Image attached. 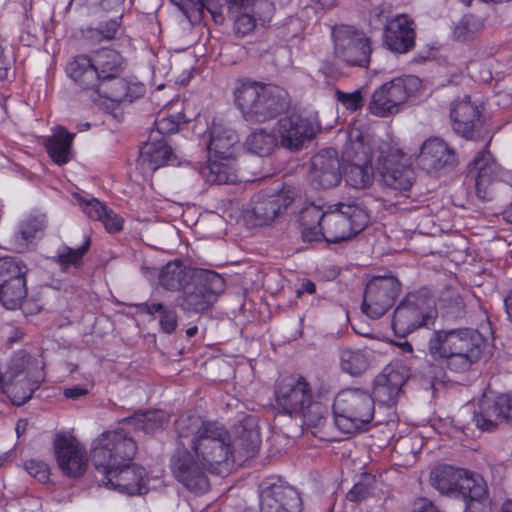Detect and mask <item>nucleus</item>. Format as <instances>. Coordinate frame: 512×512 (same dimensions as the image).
I'll list each match as a JSON object with an SVG mask.
<instances>
[{"label": "nucleus", "instance_id": "nucleus-1", "mask_svg": "<svg viewBox=\"0 0 512 512\" xmlns=\"http://www.w3.org/2000/svg\"><path fill=\"white\" fill-rule=\"evenodd\" d=\"M167 421L168 416L162 410L136 413L125 419L118 429L104 432L93 441L91 458L97 471L103 474L102 484L106 488L127 495H142L153 487L152 480L158 479L162 472L149 477L143 467L130 464L137 447L126 430L150 433Z\"/></svg>", "mask_w": 512, "mask_h": 512}, {"label": "nucleus", "instance_id": "nucleus-2", "mask_svg": "<svg viewBox=\"0 0 512 512\" xmlns=\"http://www.w3.org/2000/svg\"><path fill=\"white\" fill-rule=\"evenodd\" d=\"M178 437L191 438V450L178 448L171 459L175 478L194 493H204L209 484L205 471L223 473L234 463L235 445L225 427L218 422H204L200 417L188 416L176 423Z\"/></svg>", "mask_w": 512, "mask_h": 512}, {"label": "nucleus", "instance_id": "nucleus-3", "mask_svg": "<svg viewBox=\"0 0 512 512\" xmlns=\"http://www.w3.org/2000/svg\"><path fill=\"white\" fill-rule=\"evenodd\" d=\"M299 221L304 241L325 239L338 243L362 231L368 223V215L354 202H340L327 207L310 203L300 210Z\"/></svg>", "mask_w": 512, "mask_h": 512}, {"label": "nucleus", "instance_id": "nucleus-4", "mask_svg": "<svg viewBox=\"0 0 512 512\" xmlns=\"http://www.w3.org/2000/svg\"><path fill=\"white\" fill-rule=\"evenodd\" d=\"M486 345V339L478 330L441 329L431 334L427 353L441 367L464 372L482 357Z\"/></svg>", "mask_w": 512, "mask_h": 512}, {"label": "nucleus", "instance_id": "nucleus-5", "mask_svg": "<svg viewBox=\"0 0 512 512\" xmlns=\"http://www.w3.org/2000/svg\"><path fill=\"white\" fill-rule=\"evenodd\" d=\"M430 482L441 494L461 496L466 503V512L492 510L487 484L479 474L450 465H440L431 471Z\"/></svg>", "mask_w": 512, "mask_h": 512}, {"label": "nucleus", "instance_id": "nucleus-6", "mask_svg": "<svg viewBox=\"0 0 512 512\" xmlns=\"http://www.w3.org/2000/svg\"><path fill=\"white\" fill-rule=\"evenodd\" d=\"M207 139L208 161L201 175L211 184H232L237 181L234 158L237 134L221 121L214 120L204 135Z\"/></svg>", "mask_w": 512, "mask_h": 512}, {"label": "nucleus", "instance_id": "nucleus-7", "mask_svg": "<svg viewBox=\"0 0 512 512\" xmlns=\"http://www.w3.org/2000/svg\"><path fill=\"white\" fill-rule=\"evenodd\" d=\"M378 149V140L375 139L369 127L355 122L348 132V139L343 149L344 179L355 189L369 187L374 179L371 165L372 157Z\"/></svg>", "mask_w": 512, "mask_h": 512}, {"label": "nucleus", "instance_id": "nucleus-8", "mask_svg": "<svg viewBox=\"0 0 512 512\" xmlns=\"http://www.w3.org/2000/svg\"><path fill=\"white\" fill-rule=\"evenodd\" d=\"M278 410L291 417H299L308 426H318L329 413V404L313 398L308 382L292 375L280 381L275 391Z\"/></svg>", "mask_w": 512, "mask_h": 512}, {"label": "nucleus", "instance_id": "nucleus-9", "mask_svg": "<svg viewBox=\"0 0 512 512\" xmlns=\"http://www.w3.org/2000/svg\"><path fill=\"white\" fill-rule=\"evenodd\" d=\"M234 97L243 117L250 122L269 120L287 106L284 90L256 82L241 83Z\"/></svg>", "mask_w": 512, "mask_h": 512}, {"label": "nucleus", "instance_id": "nucleus-10", "mask_svg": "<svg viewBox=\"0 0 512 512\" xmlns=\"http://www.w3.org/2000/svg\"><path fill=\"white\" fill-rule=\"evenodd\" d=\"M215 23H222L225 12L235 15V30L246 35L259 25L267 24L272 17L273 5L268 0H202Z\"/></svg>", "mask_w": 512, "mask_h": 512}, {"label": "nucleus", "instance_id": "nucleus-11", "mask_svg": "<svg viewBox=\"0 0 512 512\" xmlns=\"http://www.w3.org/2000/svg\"><path fill=\"white\" fill-rule=\"evenodd\" d=\"M42 361L32 359L25 351H19L9 361L0 384L2 393L15 405L24 404L43 380L39 369Z\"/></svg>", "mask_w": 512, "mask_h": 512}, {"label": "nucleus", "instance_id": "nucleus-12", "mask_svg": "<svg viewBox=\"0 0 512 512\" xmlns=\"http://www.w3.org/2000/svg\"><path fill=\"white\" fill-rule=\"evenodd\" d=\"M374 399L365 390H341L333 402L335 424L345 433L364 429L374 417Z\"/></svg>", "mask_w": 512, "mask_h": 512}, {"label": "nucleus", "instance_id": "nucleus-13", "mask_svg": "<svg viewBox=\"0 0 512 512\" xmlns=\"http://www.w3.org/2000/svg\"><path fill=\"white\" fill-rule=\"evenodd\" d=\"M437 318L436 301L424 292L409 294L393 315L392 328L404 337L419 327H430Z\"/></svg>", "mask_w": 512, "mask_h": 512}, {"label": "nucleus", "instance_id": "nucleus-14", "mask_svg": "<svg viewBox=\"0 0 512 512\" xmlns=\"http://www.w3.org/2000/svg\"><path fill=\"white\" fill-rule=\"evenodd\" d=\"M421 86L422 82L416 76L395 78L374 91L368 109L379 117L396 114L417 95Z\"/></svg>", "mask_w": 512, "mask_h": 512}, {"label": "nucleus", "instance_id": "nucleus-15", "mask_svg": "<svg viewBox=\"0 0 512 512\" xmlns=\"http://www.w3.org/2000/svg\"><path fill=\"white\" fill-rule=\"evenodd\" d=\"M378 150L377 170L381 181L394 190L408 191L415 180L410 159L397 146L378 143Z\"/></svg>", "mask_w": 512, "mask_h": 512}, {"label": "nucleus", "instance_id": "nucleus-16", "mask_svg": "<svg viewBox=\"0 0 512 512\" xmlns=\"http://www.w3.org/2000/svg\"><path fill=\"white\" fill-rule=\"evenodd\" d=\"M94 67L99 74V86L101 94L114 101L121 102L131 98L128 89L122 79H118L123 69L121 55L112 49H101L92 55Z\"/></svg>", "mask_w": 512, "mask_h": 512}, {"label": "nucleus", "instance_id": "nucleus-17", "mask_svg": "<svg viewBox=\"0 0 512 512\" xmlns=\"http://www.w3.org/2000/svg\"><path fill=\"white\" fill-rule=\"evenodd\" d=\"M321 129L317 112L293 113L280 118L276 132L283 147L297 151Z\"/></svg>", "mask_w": 512, "mask_h": 512}, {"label": "nucleus", "instance_id": "nucleus-18", "mask_svg": "<svg viewBox=\"0 0 512 512\" xmlns=\"http://www.w3.org/2000/svg\"><path fill=\"white\" fill-rule=\"evenodd\" d=\"M399 290L400 284L395 277H373L365 288L362 312L372 319L380 318L393 305Z\"/></svg>", "mask_w": 512, "mask_h": 512}, {"label": "nucleus", "instance_id": "nucleus-19", "mask_svg": "<svg viewBox=\"0 0 512 512\" xmlns=\"http://www.w3.org/2000/svg\"><path fill=\"white\" fill-rule=\"evenodd\" d=\"M335 55L351 65H366L370 56L369 39L364 33L348 25L333 29Z\"/></svg>", "mask_w": 512, "mask_h": 512}, {"label": "nucleus", "instance_id": "nucleus-20", "mask_svg": "<svg viewBox=\"0 0 512 512\" xmlns=\"http://www.w3.org/2000/svg\"><path fill=\"white\" fill-rule=\"evenodd\" d=\"M414 156L417 168L430 175H439L453 167L456 162L452 148L437 136L426 138Z\"/></svg>", "mask_w": 512, "mask_h": 512}, {"label": "nucleus", "instance_id": "nucleus-21", "mask_svg": "<svg viewBox=\"0 0 512 512\" xmlns=\"http://www.w3.org/2000/svg\"><path fill=\"white\" fill-rule=\"evenodd\" d=\"M54 454L57 465L68 477L83 475L88 465L85 447L71 434L59 433L54 439Z\"/></svg>", "mask_w": 512, "mask_h": 512}, {"label": "nucleus", "instance_id": "nucleus-22", "mask_svg": "<svg viewBox=\"0 0 512 512\" xmlns=\"http://www.w3.org/2000/svg\"><path fill=\"white\" fill-rule=\"evenodd\" d=\"M260 507L261 512H300L301 499L293 487L270 478L261 485Z\"/></svg>", "mask_w": 512, "mask_h": 512}, {"label": "nucleus", "instance_id": "nucleus-23", "mask_svg": "<svg viewBox=\"0 0 512 512\" xmlns=\"http://www.w3.org/2000/svg\"><path fill=\"white\" fill-rule=\"evenodd\" d=\"M500 420L512 421V395H484L472 418L475 426L481 431H492Z\"/></svg>", "mask_w": 512, "mask_h": 512}, {"label": "nucleus", "instance_id": "nucleus-24", "mask_svg": "<svg viewBox=\"0 0 512 512\" xmlns=\"http://www.w3.org/2000/svg\"><path fill=\"white\" fill-rule=\"evenodd\" d=\"M295 197L296 191L290 186H284L281 191L273 194L259 193L253 197L247 213L257 224H267L287 209Z\"/></svg>", "mask_w": 512, "mask_h": 512}, {"label": "nucleus", "instance_id": "nucleus-25", "mask_svg": "<svg viewBox=\"0 0 512 512\" xmlns=\"http://www.w3.org/2000/svg\"><path fill=\"white\" fill-rule=\"evenodd\" d=\"M469 176L475 181L477 196L489 200L492 186L502 178L503 172L488 150L479 152L469 165Z\"/></svg>", "mask_w": 512, "mask_h": 512}, {"label": "nucleus", "instance_id": "nucleus-26", "mask_svg": "<svg viewBox=\"0 0 512 512\" xmlns=\"http://www.w3.org/2000/svg\"><path fill=\"white\" fill-rule=\"evenodd\" d=\"M207 284H191L190 281L183 289V299L180 305L186 310L203 311L215 300L216 294L223 289V279L212 271L203 273Z\"/></svg>", "mask_w": 512, "mask_h": 512}, {"label": "nucleus", "instance_id": "nucleus-27", "mask_svg": "<svg viewBox=\"0 0 512 512\" xmlns=\"http://www.w3.org/2000/svg\"><path fill=\"white\" fill-rule=\"evenodd\" d=\"M453 130L464 138L472 139L476 136L481 126V107L477 101L470 97L453 103L451 109Z\"/></svg>", "mask_w": 512, "mask_h": 512}, {"label": "nucleus", "instance_id": "nucleus-28", "mask_svg": "<svg viewBox=\"0 0 512 512\" xmlns=\"http://www.w3.org/2000/svg\"><path fill=\"white\" fill-rule=\"evenodd\" d=\"M310 177L315 185L325 189L340 183V162L334 149L322 150L312 158Z\"/></svg>", "mask_w": 512, "mask_h": 512}, {"label": "nucleus", "instance_id": "nucleus-29", "mask_svg": "<svg viewBox=\"0 0 512 512\" xmlns=\"http://www.w3.org/2000/svg\"><path fill=\"white\" fill-rule=\"evenodd\" d=\"M408 377L407 370L402 366L388 365L379 374L373 386L374 402L389 405L401 391Z\"/></svg>", "mask_w": 512, "mask_h": 512}, {"label": "nucleus", "instance_id": "nucleus-30", "mask_svg": "<svg viewBox=\"0 0 512 512\" xmlns=\"http://www.w3.org/2000/svg\"><path fill=\"white\" fill-rule=\"evenodd\" d=\"M46 227V217L41 213L25 215L19 221L10 240L11 249L24 252L40 239Z\"/></svg>", "mask_w": 512, "mask_h": 512}, {"label": "nucleus", "instance_id": "nucleus-31", "mask_svg": "<svg viewBox=\"0 0 512 512\" xmlns=\"http://www.w3.org/2000/svg\"><path fill=\"white\" fill-rule=\"evenodd\" d=\"M139 162L152 171L164 165H176L178 163L165 139L163 137L158 139L155 132H152L149 141L142 146Z\"/></svg>", "mask_w": 512, "mask_h": 512}, {"label": "nucleus", "instance_id": "nucleus-32", "mask_svg": "<svg viewBox=\"0 0 512 512\" xmlns=\"http://www.w3.org/2000/svg\"><path fill=\"white\" fill-rule=\"evenodd\" d=\"M414 30L409 18L398 15L388 21L384 38L387 47L394 52H407L414 44Z\"/></svg>", "mask_w": 512, "mask_h": 512}, {"label": "nucleus", "instance_id": "nucleus-33", "mask_svg": "<svg viewBox=\"0 0 512 512\" xmlns=\"http://www.w3.org/2000/svg\"><path fill=\"white\" fill-rule=\"evenodd\" d=\"M91 57L77 56L67 65L66 71L68 76L79 86L85 89H95L101 94L99 86V74Z\"/></svg>", "mask_w": 512, "mask_h": 512}, {"label": "nucleus", "instance_id": "nucleus-34", "mask_svg": "<svg viewBox=\"0 0 512 512\" xmlns=\"http://www.w3.org/2000/svg\"><path fill=\"white\" fill-rule=\"evenodd\" d=\"M74 136V133L65 128L56 127L52 130V135L45 139L47 153L55 164L64 165L71 160Z\"/></svg>", "mask_w": 512, "mask_h": 512}, {"label": "nucleus", "instance_id": "nucleus-35", "mask_svg": "<svg viewBox=\"0 0 512 512\" xmlns=\"http://www.w3.org/2000/svg\"><path fill=\"white\" fill-rule=\"evenodd\" d=\"M196 277H199L196 272L179 260L168 262L158 272L160 285L168 290L181 289Z\"/></svg>", "mask_w": 512, "mask_h": 512}, {"label": "nucleus", "instance_id": "nucleus-36", "mask_svg": "<svg viewBox=\"0 0 512 512\" xmlns=\"http://www.w3.org/2000/svg\"><path fill=\"white\" fill-rule=\"evenodd\" d=\"M484 29V20L475 15H464L451 29L452 38L459 42L472 40Z\"/></svg>", "mask_w": 512, "mask_h": 512}, {"label": "nucleus", "instance_id": "nucleus-37", "mask_svg": "<svg viewBox=\"0 0 512 512\" xmlns=\"http://www.w3.org/2000/svg\"><path fill=\"white\" fill-rule=\"evenodd\" d=\"M174 108V113L169 114L168 111L162 110L156 121V133L160 135L171 134L176 132L180 125L184 122V115L182 114V103L178 99H173L170 102V109Z\"/></svg>", "mask_w": 512, "mask_h": 512}, {"label": "nucleus", "instance_id": "nucleus-38", "mask_svg": "<svg viewBox=\"0 0 512 512\" xmlns=\"http://www.w3.org/2000/svg\"><path fill=\"white\" fill-rule=\"evenodd\" d=\"M277 145V138L274 134L265 129H257L253 131L246 139V149L258 156H267Z\"/></svg>", "mask_w": 512, "mask_h": 512}, {"label": "nucleus", "instance_id": "nucleus-39", "mask_svg": "<svg viewBox=\"0 0 512 512\" xmlns=\"http://www.w3.org/2000/svg\"><path fill=\"white\" fill-rule=\"evenodd\" d=\"M370 361L366 351L360 349H343L340 353L341 369L352 375H360L367 370Z\"/></svg>", "mask_w": 512, "mask_h": 512}, {"label": "nucleus", "instance_id": "nucleus-40", "mask_svg": "<svg viewBox=\"0 0 512 512\" xmlns=\"http://www.w3.org/2000/svg\"><path fill=\"white\" fill-rule=\"evenodd\" d=\"M27 297L26 281L12 284H0V303L8 310H16L23 306Z\"/></svg>", "mask_w": 512, "mask_h": 512}, {"label": "nucleus", "instance_id": "nucleus-41", "mask_svg": "<svg viewBox=\"0 0 512 512\" xmlns=\"http://www.w3.org/2000/svg\"><path fill=\"white\" fill-rule=\"evenodd\" d=\"M27 266L15 257L0 258V284L26 281Z\"/></svg>", "mask_w": 512, "mask_h": 512}, {"label": "nucleus", "instance_id": "nucleus-42", "mask_svg": "<svg viewBox=\"0 0 512 512\" xmlns=\"http://www.w3.org/2000/svg\"><path fill=\"white\" fill-rule=\"evenodd\" d=\"M74 204L78 205L83 213L90 219L101 220L107 207L96 198H85L78 193L72 195Z\"/></svg>", "mask_w": 512, "mask_h": 512}, {"label": "nucleus", "instance_id": "nucleus-43", "mask_svg": "<svg viewBox=\"0 0 512 512\" xmlns=\"http://www.w3.org/2000/svg\"><path fill=\"white\" fill-rule=\"evenodd\" d=\"M149 314L160 313V326L161 329L166 333H171L177 326V316L174 310L166 309L160 303H152L145 305Z\"/></svg>", "mask_w": 512, "mask_h": 512}, {"label": "nucleus", "instance_id": "nucleus-44", "mask_svg": "<svg viewBox=\"0 0 512 512\" xmlns=\"http://www.w3.org/2000/svg\"><path fill=\"white\" fill-rule=\"evenodd\" d=\"M89 244L90 242L87 239L85 243L77 249H72L69 247L63 248L58 255L60 264L65 268L71 265L78 266L79 263L81 262L82 257L88 250Z\"/></svg>", "mask_w": 512, "mask_h": 512}, {"label": "nucleus", "instance_id": "nucleus-45", "mask_svg": "<svg viewBox=\"0 0 512 512\" xmlns=\"http://www.w3.org/2000/svg\"><path fill=\"white\" fill-rule=\"evenodd\" d=\"M335 95L337 101L343 106L345 110L357 111L363 106V95L360 90H356L350 93L337 90Z\"/></svg>", "mask_w": 512, "mask_h": 512}, {"label": "nucleus", "instance_id": "nucleus-46", "mask_svg": "<svg viewBox=\"0 0 512 512\" xmlns=\"http://www.w3.org/2000/svg\"><path fill=\"white\" fill-rule=\"evenodd\" d=\"M27 473L42 483H46L50 478V468L48 464L38 459L27 460L24 464Z\"/></svg>", "mask_w": 512, "mask_h": 512}, {"label": "nucleus", "instance_id": "nucleus-47", "mask_svg": "<svg viewBox=\"0 0 512 512\" xmlns=\"http://www.w3.org/2000/svg\"><path fill=\"white\" fill-rule=\"evenodd\" d=\"M109 233H115L123 228V219L118 214L108 209L100 220Z\"/></svg>", "mask_w": 512, "mask_h": 512}, {"label": "nucleus", "instance_id": "nucleus-48", "mask_svg": "<svg viewBox=\"0 0 512 512\" xmlns=\"http://www.w3.org/2000/svg\"><path fill=\"white\" fill-rule=\"evenodd\" d=\"M305 28L304 22L299 17H291L285 24L283 36L290 39L300 35Z\"/></svg>", "mask_w": 512, "mask_h": 512}, {"label": "nucleus", "instance_id": "nucleus-49", "mask_svg": "<svg viewBox=\"0 0 512 512\" xmlns=\"http://www.w3.org/2000/svg\"><path fill=\"white\" fill-rule=\"evenodd\" d=\"M259 445V437L255 431L248 432V443L243 446V456L251 457L255 454Z\"/></svg>", "mask_w": 512, "mask_h": 512}, {"label": "nucleus", "instance_id": "nucleus-50", "mask_svg": "<svg viewBox=\"0 0 512 512\" xmlns=\"http://www.w3.org/2000/svg\"><path fill=\"white\" fill-rule=\"evenodd\" d=\"M412 512H439V509L432 501L420 498L414 503Z\"/></svg>", "mask_w": 512, "mask_h": 512}, {"label": "nucleus", "instance_id": "nucleus-51", "mask_svg": "<svg viewBox=\"0 0 512 512\" xmlns=\"http://www.w3.org/2000/svg\"><path fill=\"white\" fill-rule=\"evenodd\" d=\"M75 2L79 5H88V6H95L100 5L104 9H112L115 4L111 2V0H71V3Z\"/></svg>", "mask_w": 512, "mask_h": 512}, {"label": "nucleus", "instance_id": "nucleus-52", "mask_svg": "<svg viewBox=\"0 0 512 512\" xmlns=\"http://www.w3.org/2000/svg\"><path fill=\"white\" fill-rule=\"evenodd\" d=\"M365 495V487L361 484H355L352 489L348 492L347 498L350 501H358Z\"/></svg>", "mask_w": 512, "mask_h": 512}, {"label": "nucleus", "instance_id": "nucleus-53", "mask_svg": "<svg viewBox=\"0 0 512 512\" xmlns=\"http://www.w3.org/2000/svg\"><path fill=\"white\" fill-rule=\"evenodd\" d=\"M87 393V390L84 388H81L79 386H75L72 388H67L64 390V395L66 398H78L80 396H83Z\"/></svg>", "mask_w": 512, "mask_h": 512}, {"label": "nucleus", "instance_id": "nucleus-54", "mask_svg": "<svg viewBox=\"0 0 512 512\" xmlns=\"http://www.w3.org/2000/svg\"><path fill=\"white\" fill-rule=\"evenodd\" d=\"M4 50L3 47L0 45V77L3 78L7 74V69L9 67V61L4 57L3 55Z\"/></svg>", "mask_w": 512, "mask_h": 512}, {"label": "nucleus", "instance_id": "nucleus-55", "mask_svg": "<svg viewBox=\"0 0 512 512\" xmlns=\"http://www.w3.org/2000/svg\"><path fill=\"white\" fill-rule=\"evenodd\" d=\"M315 290H316L315 284L310 280H305L302 283L301 288L298 290V294L299 295L302 293L313 294L315 292Z\"/></svg>", "mask_w": 512, "mask_h": 512}, {"label": "nucleus", "instance_id": "nucleus-56", "mask_svg": "<svg viewBox=\"0 0 512 512\" xmlns=\"http://www.w3.org/2000/svg\"><path fill=\"white\" fill-rule=\"evenodd\" d=\"M504 305H505V309H506L508 318L512 322V291L505 298Z\"/></svg>", "mask_w": 512, "mask_h": 512}, {"label": "nucleus", "instance_id": "nucleus-57", "mask_svg": "<svg viewBox=\"0 0 512 512\" xmlns=\"http://www.w3.org/2000/svg\"><path fill=\"white\" fill-rule=\"evenodd\" d=\"M27 425H28L27 421H26V420H23V419H21V420H19V421L17 422V424H16V428H15V429H16V433H17V436H18V437H20V435H21L22 433H24V431H25V429H26Z\"/></svg>", "mask_w": 512, "mask_h": 512}, {"label": "nucleus", "instance_id": "nucleus-58", "mask_svg": "<svg viewBox=\"0 0 512 512\" xmlns=\"http://www.w3.org/2000/svg\"><path fill=\"white\" fill-rule=\"evenodd\" d=\"M110 26L109 32L105 35L107 38H112L116 34V31L118 29V24L116 21H112L108 24Z\"/></svg>", "mask_w": 512, "mask_h": 512}, {"label": "nucleus", "instance_id": "nucleus-59", "mask_svg": "<svg viewBox=\"0 0 512 512\" xmlns=\"http://www.w3.org/2000/svg\"><path fill=\"white\" fill-rule=\"evenodd\" d=\"M502 512H512V500H506L501 506Z\"/></svg>", "mask_w": 512, "mask_h": 512}, {"label": "nucleus", "instance_id": "nucleus-60", "mask_svg": "<svg viewBox=\"0 0 512 512\" xmlns=\"http://www.w3.org/2000/svg\"><path fill=\"white\" fill-rule=\"evenodd\" d=\"M315 1L323 7H331L336 3L337 0H315Z\"/></svg>", "mask_w": 512, "mask_h": 512}, {"label": "nucleus", "instance_id": "nucleus-61", "mask_svg": "<svg viewBox=\"0 0 512 512\" xmlns=\"http://www.w3.org/2000/svg\"><path fill=\"white\" fill-rule=\"evenodd\" d=\"M143 273L148 279L151 280V277L155 275V270L143 267Z\"/></svg>", "mask_w": 512, "mask_h": 512}, {"label": "nucleus", "instance_id": "nucleus-62", "mask_svg": "<svg viewBox=\"0 0 512 512\" xmlns=\"http://www.w3.org/2000/svg\"><path fill=\"white\" fill-rule=\"evenodd\" d=\"M400 346L403 349V351H405L407 353H412V351H413L411 344L408 342H403V343H401Z\"/></svg>", "mask_w": 512, "mask_h": 512}, {"label": "nucleus", "instance_id": "nucleus-63", "mask_svg": "<svg viewBox=\"0 0 512 512\" xmlns=\"http://www.w3.org/2000/svg\"><path fill=\"white\" fill-rule=\"evenodd\" d=\"M9 458V453H1L0 454V467L4 466Z\"/></svg>", "mask_w": 512, "mask_h": 512}, {"label": "nucleus", "instance_id": "nucleus-64", "mask_svg": "<svg viewBox=\"0 0 512 512\" xmlns=\"http://www.w3.org/2000/svg\"><path fill=\"white\" fill-rule=\"evenodd\" d=\"M197 333V327H191L187 329L188 336H194Z\"/></svg>", "mask_w": 512, "mask_h": 512}]
</instances>
